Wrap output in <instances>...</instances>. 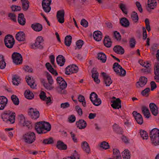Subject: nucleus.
<instances>
[{
  "label": "nucleus",
  "mask_w": 159,
  "mask_h": 159,
  "mask_svg": "<svg viewBox=\"0 0 159 159\" xmlns=\"http://www.w3.org/2000/svg\"><path fill=\"white\" fill-rule=\"evenodd\" d=\"M119 8L122 10L123 13L127 14L128 12L125 5L123 3H121L119 5Z\"/></svg>",
  "instance_id": "obj_51"
},
{
  "label": "nucleus",
  "mask_w": 159,
  "mask_h": 159,
  "mask_svg": "<svg viewBox=\"0 0 159 159\" xmlns=\"http://www.w3.org/2000/svg\"><path fill=\"white\" fill-rule=\"evenodd\" d=\"M132 114L137 123L139 125H142L143 123V118L142 115L135 111H134Z\"/></svg>",
  "instance_id": "obj_12"
},
{
  "label": "nucleus",
  "mask_w": 159,
  "mask_h": 159,
  "mask_svg": "<svg viewBox=\"0 0 159 159\" xmlns=\"http://www.w3.org/2000/svg\"><path fill=\"white\" fill-rule=\"evenodd\" d=\"M113 69L117 75L122 76L125 75L126 71L118 63L115 62L114 64Z\"/></svg>",
  "instance_id": "obj_6"
},
{
  "label": "nucleus",
  "mask_w": 159,
  "mask_h": 159,
  "mask_svg": "<svg viewBox=\"0 0 159 159\" xmlns=\"http://www.w3.org/2000/svg\"><path fill=\"white\" fill-rule=\"evenodd\" d=\"M7 99L4 96H0V110H3L6 106Z\"/></svg>",
  "instance_id": "obj_16"
},
{
  "label": "nucleus",
  "mask_w": 159,
  "mask_h": 159,
  "mask_svg": "<svg viewBox=\"0 0 159 159\" xmlns=\"http://www.w3.org/2000/svg\"><path fill=\"white\" fill-rule=\"evenodd\" d=\"M60 88L62 90L65 89L67 86V84L65 80H63L61 84H59Z\"/></svg>",
  "instance_id": "obj_58"
},
{
  "label": "nucleus",
  "mask_w": 159,
  "mask_h": 159,
  "mask_svg": "<svg viewBox=\"0 0 159 159\" xmlns=\"http://www.w3.org/2000/svg\"><path fill=\"white\" fill-rule=\"evenodd\" d=\"M140 134L141 137L143 139H147L148 137V135L147 132L144 130H141L140 132Z\"/></svg>",
  "instance_id": "obj_54"
},
{
  "label": "nucleus",
  "mask_w": 159,
  "mask_h": 159,
  "mask_svg": "<svg viewBox=\"0 0 159 159\" xmlns=\"http://www.w3.org/2000/svg\"><path fill=\"white\" fill-rule=\"evenodd\" d=\"M150 91V88H147L141 92V94L143 96L147 97L149 96Z\"/></svg>",
  "instance_id": "obj_50"
},
{
  "label": "nucleus",
  "mask_w": 159,
  "mask_h": 159,
  "mask_svg": "<svg viewBox=\"0 0 159 159\" xmlns=\"http://www.w3.org/2000/svg\"><path fill=\"white\" fill-rule=\"evenodd\" d=\"M25 79L26 82L29 85L31 88L34 89L36 86V85H34V79L33 78L31 79V77L29 76H26Z\"/></svg>",
  "instance_id": "obj_24"
},
{
  "label": "nucleus",
  "mask_w": 159,
  "mask_h": 159,
  "mask_svg": "<svg viewBox=\"0 0 159 159\" xmlns=\"http://www.w3.org/2000/svg\"><path fill=\"white\" fill-rule=\"evenodd\" d=\"M113 159H121V157L118 150L117 149H113Z\"/></svg>",
  "instance_id": "obj_35"
},
{
  "label": "nucleus",
  "mask_w": 159,
  "mask_h": 159,
  "mask_svg": "<svg viewBox=\"0 0 159 159\" xmlns=\"http://www.w3.org/2000/svg\"><path fill=\"white\" fill-rule=\"evenodd\" d=\"M113 130L118 134H122L123 133L122 129L116 123L113 125Z\"/></svg>",
  "instance_id": "obj_31"
},
{
  "label": "nucleus",
  "mask_w": 159,
  "mask_h": 159,
  "mask_svg": "<svg viewBox=\"0 0 159 159\" xmlns=\"http://www.w3.org/2000/svg\"><path fill=\"white\" fill-rule=\"evenodd\" d=\"M131 18L134 23H137L139 19V17L137 13L135 11H133L131 15Z\"/></svg>",
  "instance_id": "obj_44"
},
{
  "label": "nucleus",
  "mask_w": 159,
  "mask_h": 159,
  "mask_svg": "<svg viewBox=\"0 0 159 159\" xmlns=\"http://www.w3.org/2000/svg\"><path fill=\"white\" fill-rule=\"evenodd\" d=\"M25 38V34L23 31L18 32L16 35V39L19 41H24Z\"/></svg>",
  "instance_id": "obj_22"
},
{
  "label": "nucleus",
  "mask_w": 159,
  "mask_h": 159,
  "mask_svg": "<svg viewBox=\"0 0 159 159\" xmlns=\"http://www.w3.org/2000/svg\"><path fill=\"white\" fill-rule=\"evenodd\" d=\"M19 122L20 124L23 125L25 124V119L23 115L21 114L19 116Z\"/></svg>",
  "instance_id": "obj_63"
},
{
  "label": "nucleus",
  "mask_w": 159,
  "mask_h": 159,
  "mask_svg": "<svg viewBox=\"0 0 159 159\" xmlns=\"http://www.w3.org/2000/svg\"><path fill=\"white\" fill-rule=\"evenodd\" d=\"M35 128L38 134H45L50 130L51 125L48 122L40 121L36 123Z\"/></svg>",
  "instance_id": "obj_1"
},
{
  "label": "nucleus",
  "mask_w": 159,
  "mask_h": 159,
  "mask_svg": "<svg viewBox=\"0 0 159 159\" xmlns=\"http://www.w3.org/2000/svg\"><path fill=\"white\" fill-rule=\"evenodd\" d=\"M154 74H159V63H156L154 66Z\"/></svg>",
  "instance_id": "obj_52"
},
{
  "label": "nucleus",
  "mask_w": 159,
  "mask_h": 159,
  "mask_svg": "<svg viewBox=\"0 0 159 159\" xmlns=\"http://www.w3.org/2000/svg\"><path fill=\"white\" fill-rule=\"evenodd\" d=\"M145 24L146 29L147 30L148 32H149L151 31V29L150 25V22L148 19L146 18L145 20Z\"/></svg>",
  "instance_id": "obj_55"
},
{
  "label": "nucleus",
  "mask_w": 159,
  "mask_h": 159,
  "mask_svg": "<svg viewBox=\"0 0 159 159\" xmlns=\"http://www.w3.org/2000/svg\"><path fill=\"white\" fill-rule=\"evenodd\" d=\"M18 21L19 23L22 25H24L26 23V19L23 13L19 14L18 18Z\"/></svg>",
  "instance_id": "obj_25"
},
{
  "label": "nucleus",
  "mask_w": 159,
  "mask_h": 159,
  "mask_svg": "<svg viewBox=\"0 0 159 159\" xmlns=\"http://www.w3.org/2000/svg\"><path fill=\"white\" fill-rule=\"evenodd\" d=\"M142 110L143 113L145 117L148 118L150 116V114L148 108H147L145 106H143L142 107Z\"/></svg>",
  "instance_id": "obj_36"
},
{
  "label": "nucleus",
  "mask_w": 159,
  "mask_h": 159,
  "mask_svg": "<svg viewBox=\"0 0 159 159\" xmlns=\"http://www.w3.org/2000/svg\"><path fill=\"white\" fill-rule=\"evenodd\" d=\"M147 79L144 76H142L139 79V82H137V87H142L147 83Z\"/></svg>",
  "instance_id": "obj_19"
},
{
  "label": "nucleus",
  "mask_w": 159,
  "mask_h": 159,
  "mask_svg": "<svg viewBox=\"0 0 159 159\" xmlns=\"http://www.w3.org/2000/svg\"><path fill=\"white\" fill-rule=\"evenodd\" d=\"M24 95L25 97L29 99H32L34 97V94L29 90H26L24 93Z\"/></svg>",
  "instance_id": "obj_39"
},
{
  "label": "nucleus",
  "mask_w": 159,
  "mask_h": 159,
  "mask_svg": "<svg viewBox=\"0 0 159 159\" xmlns=\"http://www.w3.org/2000/svg\"><path fill=\"white\" fill-rule=\"evenodd\" d=\"M6 66L3 56L0 55V69H4Z\"/></svg>",
  "instance_id": "obj_46"
},
{
  "label": "nucleus",
  "mask_w": 159,
  "mask_h": 159,
  "mask_svg": "<svg viewBox=\"0 0 159 159\" xmlns=\"http://www.w3.org/2000/svg\"><path fill=\"white\" fill-rule=\"evenodd\" d=\"M159 136V129L156 128H154L152 129L150 132L149 134V136L154 137L155 136Z\"/></svg>",
  "instance_id": "obj_41"
},
{
  "label": "nucleus",
  "mask_w": 159,
  "mask_h": 159,
  "mask_svg": "<svg viewBox=\"0 0 159 159\" xmlns=\"http://www.w3.org/2000/svg\"><path fill=\"white\" fill-rule=\"evenodd\" d=\"M76 125L77 127L80 129H84L87 126V123L86 121L83 119H80L79 121L76 122Z\"/></svg>",
  "instance_id": "obj_17"
},
{
  "label": "nucleus",
  "mask_w": 159,
  "mask_h": 159,
  "mask_svg": "<svg viewBox=\"0 0 159 159\" xmlns=\"http://www.w3.org/2000/svg\"><path fill=\"white\" fill-rule=\"evenodd\" d=\"M81 147L83 150L86 153L89 154L90 152V150L89 144L86 141H83L81 143Z\"/></svg>",
  "instance_id": "obj_28"
},
{
  "label": "nucleus",
  "mask_w": 159,
  "mask_h": 159,
  "mask_svg": "<svg viewBox=\"0 0 159 159\" xmlns=\"http://www.w3.org/2000/svg\"><path fill=\"white\" fill-rule=\"evenodd\" d=\"M151 140L152 143L155 145H159V136L151 137Z\"/></svg>",
  "instance_id": "obj_43"
},
{
  "label": "nucleus",
  "mask_w": 159,
  "mask_h": 159,
  "mask_svg": "<svg viewBox=\"0 0 159 159\" xmlns=\"http://www.w3.org/2000/svg\"><path fill=\"white\" fill-rule=\"evenodd\" d=\"M40 81L41 83L43 84V86L47 89L51 90L52 89L53 87H52L49 84L45 82V79H40Z\"/></svg>",
  "instance_id": "obj_47"
},
{
  "label": "nucleus",
  "mask_w": 159,
  "mask_h": 159,
  "mask_svg": "<svg viewBox=\"0 0 159 159\" xmlns=\"http://www.w3.org/2000/svg\"><path fill=\"white\" fill-rule=\"evenodd\" d=\"M28 114L30 117L32 119L35 120L39 117L40 113L37 109L33 108H30L28 112Z\"/></svg>",
  "instance_id": "obj_8"
},
{
  "label": "nucleus",
  "mask_w": 159,
  "mask_h": 159,
  "mask_svg": "<svg viewBox=\"0 0 159 159\" xmlns=\"http://www.w3.org/2000/svg\"><path fill=\"white\" fill-rule=\"evenodd\" d=\"M57 64L60 66H63L66 60L65 57L62 55H59L56 58Z\"/></svg>",
  "instance_id": "obj_23"
},
{
  "label": "nucleus",
  "mask_w": 159,
  "mask_h": 159,
  "mask_svg": "<svg viewBox=\"0 0 159 159\" xmlns=\"http://www.w3.org/2000/svg\"><path fill=\"white\" fill-rule=\"evenodd\" d=\"M102 75L103 78L104 82L106 84V86H109L112 82L110 77L104 72H102Z\"/></svg>",
  "instance_id": "obj_13"
},
{
  "label": "nucleus",
  "mask_w": 159,
  "mask_h": 159,
  "mask_svg": "<svg viewBox=\"0 0 159 159\" xmlns=\"http://www.w3.org/2000/svg\"><path fill=\"white\" fill-rule=\"evenodd\" d=\"M8 16L10 19L14 22H16V16L15 14L10 13L8 14Z\"/></svg>",
  "instance_id": "obj_59"
},
{
  "label": "nucleus",
  "mask_w": 159,
  "mask_h": 159,
  "mask_svg": "<svg viewBox=\"0 0 159 159\" xmlns=\"http://www.w3.org/2000/svg\"><path fill=\"white\" fill-rule=\"evenodd\" d=\"M54 143L53 139L52 137L43 139L42 143L44 145L52 144Z\"/></svg>",
  "instance_id": "obj_40"
},
{
  "label": "nucleus",
  "mask_w": 159,
  "mask_h": 159,
  "mask_svg": "<svg viewBox=\"0 0 159 159\" xmlns=\"http://www.w3.org/2000/svg\"><path fill=\"white\" fill-rule=\"evenodd\" d=\"M11 98L15 105H19V100L17 96L15 95H13L11 96Z\"/></svg>",
  "instance_id": "obj_48"
},
{
  "label": "nucleus",
  "mask_w": 159,
  "mask_h": 159,
  "mask_svg": "<svg viewBox=\"0 0 159 159\" xmlns=\"http://www.w3.org/2000/svg\"><path fill=\"white\" fill-rule=\"evenodd\" d=\"M4 42L7 48H12L15 44V40L12 35L8 34L5 36Z\"/></svg>",
  "instance_id": "obj_5"
},
{
  "label": "nucleus",
  "mask_w": 159,
  "mask_h": 159,
  "mask_svg": "<svg viewBox=\"0 0 159 159\" xmlns=\"http://www.w3.org/2000/svg\"><path fill=\"white\" fill-rule=\"evenodd\" d=\"M112 104H111V107L115 109H119L121 107V101L119 98L116 99L115 100L111 101Z\"/></svg>",
  "instance_id": "obj_15"
},
{
  "label": "nucleus",
  "mask_w": 159,
  "mask_h": 159,
  "mask_svg": "<svg viewBox=\"0 0 159 159\" xmlns=\"http://www.w3.org/2000/svg\"><path fill=\"white\" fill-rule=\"evenodd\" d=\"M43 11L46 13H48L51 10V7L50 5L42 6Z\"/></svg>",
  "instance_id": "obj_61"
},
{
  "label": "nucleus",
  "mask_w": 159,
  "mask_h": 159,
  "mask_svg": "<svg viewBox=\"0 0 159 159\" xmlns=\"http://www.w3.org/2000/svg\"><path fill=\"white\" fill-rule=\"evenodd\" d=\"M84 43V41L81 39H80L76 41V45L77 46L78 48L79 49H80L82 48V46L83 45Z\"/></svg>",
  "instance_id": "obj_57"
},
{
  "label": "nucleus",
  "mask_w": 159,
  "mask_h": 159,
  "mask_svg": "<svg viewBox=\"0 0 159 159\" xmlns=\"http://www.w3.org/2000/svg\"><path fill=\"white\" fill-rule=\"evenodd\" d=\"M46 77L48 83L49 84V85L51 86V85H52L53 83V80L52 79V76L48 72H47Z\"/></svg>",
  "instance_id": "obj_49"
},
{
  "label": "nucleus",
  "mask_w": 159,
  "mask_h": 159,
  "mask_svg": "<svg viewBox=\"0 0 159 159\" xmlns=\"http://www.w3.org/2000/svg\"><path fill=\"white\" fill-rule=\"evenodd\" d=\"M11 58L13 62L16 65H19L22 63V57L21 54L17 52H14L12 54Z\"/></svg>",
  "instance_id": "obj_7"
},
{
  "label": "nucleus",
  "mask_w": 159,
  "mask_h": 159,
  "mask_svg": "<svg viewBox=\"0 0 159 159\" xmlns=\"http://www.w3.org/2000/svg\"><path fill=\"white\" fill-rule=\"evenodd\" d=\"M76 111L77 112L78 114L80 116L82 115L83 114V111L82 109L78 105H77L75 107Z\"/></svg>",
  "instance_id": "obj_60"
},
{
  "label": "nucleus",
  "mask_w": 159,
  "mask_h": 159,
  "mask_svg": "<svg viewBox=\"0 0 159 159\" xmlns=\"http://www.w3.org/2000/svg\"><path fill=\"white\" fill-rule=\"evenodd\" d=\"M57 148L60 150H66L67 149V145L61 140H58L56 144Z\"/></svg>",
  "instance_id": "obj_21"
},
{
  "label": "nucleus",
  "mask_w": 159,
  "mask_h": 159,
  "mask_svg": "<svg viewBox=\"0 0 159 159\" xmlns=\"http://www.w3.org/2000/svg\"><path fill=\"white\" fill-rule=\"evenodd\" d=\"M149 107L152 114L156 116L158 114V108L156 105L153 103H151L149 104Z\"/></svg>",
  "instance_id": "obj_18"
},
{
  "label": "nucleus",
  "mask_w": 159,
  "mask_h": 159,
  "mask_svg": "<svg viewBox=\"0 0 159 159\" xmlns=\"http://www.w3.org/2000/svg\"><path fill=\"white\" fill-rule=\"evenodd\" d=\"M120 23L121 25L124 27H127L129 25V22L128 19L125 17H123L120 19Z\"/></svg>",
  "instance_id": "obj_30"
},
{
  "label": "nucleus",
  "mask_w": 159,
  "mask_h": 159,
  "mask_svg": "<svg viewBox=\"0 0 159 159\" xmlns=\"http://www.w3.org/2000/svg\"><path fill=\"white\" fill-rule=\"evenodd\" d=\"M136 41L134 38H132L129 41V45L132 48H134L135 46Z\"/></svg>",
  "instance_id": "obj_64"
},
{
  "label": "nucleus",
  "mask_w": 159,
  "mask_h": 159,
  "mask_svg": "<svg viewBox=\"0 0 159 159\" xmlns=\"http://www.w3.org/2000/svg\"><path fill=\"white\" fill-rule=\"evenodd\" d=\"M44 41L43 38L41 36H39L36 39L35 43L31 45V48H32L43 49L44 47Z\"/></svg>",
  "instance_id": "obj_4"
},
{
  "label": "nucleus",
  "mask_w": 159,
  "mask_h": 159,
  "mask_svg": "<svg viewBox=\"0 0 159 159\" xmlns=\"http://www.w3.org/2000/svg\"><path fill=\"white\" fill-rule=\"evenodd\" d=\"M78 68L75 65L69 66L66 68L65 74L69 75L73 73H76L78 72Z\"/></svg>",
  "instance_id": "obj_9"
},
{
  "label": "nucleus",
  "mask_w": 159,
  "mask_h": 159,
  "mask_svg": "<svg viewBox=\"0 0 159 159\" xmlns=\"http://www.w3.org/2000/svg\"><path fill=\"white\" fill-rule=\"evenodd\" d=\"M93 37L94 39L96 41H100L102 39V33L99 31H95L93 33Z\"/></svg>",
  "instance_id": "obj_26"
},
{
  "label": "nucleus",
  "mask_w": 159,
  "mask_h": 159,
  "mask_svg": "<svg viewBox=\"0 0 159 159\" xmlns=\"http://www.w3.org/2000/svg\"><path fill=\"white\" fill-rule=\"evenodd\" d=\"M23 139L26 143L31 144L34 143L36 139L35 134L33 132L29 131L23 134Z\"/></svg>",
  "instance_id": "obj_3"
},
{
  "label": "nucleus",
  "mask_w": 159,
  "mask_h": 159,
  "mask_svg": "<svg viewBox=\"0 0 159 159\" xmlns=\"http://www.w3.org/2000/svg\"><path fill=\"white\" fill-rule=\"evenodd\" d=\"M157 5V1L156 0H148V7L146 9L149 12H151V9H154Z\"/></svg>",
  "instance_id": "obj_11"
},
{
  "label": "nucleus",
  "mask_w": 159,
  "mask_h": 159,
  "mask_svg": "<svg viewBox=\"0 0 159 159\" xmlns=\"http://www.w3.org/2000/svg\"><path fill=\"white\" fill-rule=\"evenodd\" d=\"M100 147L103 149H107L109 148L110 146L107 142L106 141H103L101 143Z\"/></svg>",
  "instance_id": "obj_53"
},
{
  "label": "nucleus",
  "mask_w": 159,
  "mask_h": 159,
  "mask_svg": "<svg viewBox=\"0 0 159 159\" xmlns=\"http://www.w3.org/2000/svg\"><path fill=\"white\" fill-rule=\"evenodd\" d=\"M65 11L62 9L58 11L57 13V18L58 21L61 24L63 23L64 22Z\"/></svg>",
  "instance_id": "obj_10"
},
{
  "label": "nucleus",
  "mask_w": 159,
  "mask_h": 159,
  "mask_svg": "<svg viewBox=\"0 0 159 159\" xmlns=\"http://www.w3.org/2000/svg\"><path fill=\"white\" fill-rule=\"evenodd\" d=\"M92 102L94 105L96 106H98L101 103V100L100 98H97L94 99Z\"/></svg>",
  "instance_id": "obj_56"
},
{
  "label": "nucleus",
  "mask_w": 159,
  "mask_h": 159,
  "mask_svg": "<svg viewBox=\"0 0 159 159\" xmlns=\"http://www.w3.org/2000/svg\"><path fill=\"white\" fill-rule=\"evenodd\" d=\"M31 27L34 31L36 32L41 31L43 29L42 25L38 23H35L32 24Z\"/></svg>",
  "instance_id": "obj_20"
},
{
  "label": "nucleus",
  "mask_w": 159,
  "mask_h": 159,
  "mask_svg": "<svg viewBox=\"0 0 159 159\" xmlns=\"http://www.w3.org/2000/svg\"><path fill=\"white\" fill-rule=\"evenodd\" d=\"M112 42L108 36H106L103 41L104 45L107 48L111 47V45Z\"/></svg>",
  "instance_id": "obj_32"
},
{
  "label": "nucleus",
  "mask_w": 159,
  "mask_h": 159,
  "mask_svg": "<svg viewBox=\"0 0 159 159\" xmlns=\"http://www.w3.org/2000/svg\"><path fill=\"white\" fill-rule=\"evenodd\" d=\"M98 58L103 63H105L107 60V57L105 54L102 52L98 53Z\"/></svg>",
  "instance_id": "obj_34"
},
{
  "label": "nucleus",
  "mask_w": 159,
  "mask_h": 159,
  "mask_svg": "<svg viewBox=\"0 0 159 159\" xmlns=\"http://www.w3.org/2000/svg\"><path fill=\"white\" fill-rule=\"evenodd\" d=\"M122 153L123 159H130V154L129 150H125Z\"/></svg>",
  "instance_id": "obj_42"
},
{
  "label": "nucleus",
  "mask_w": 159,
  "mask_h": 159,
  "mask_svg": "<svg viewBox=\"0 0 159 159\" xmlns=\"http://www.w3.org/2000/svg\"><path fill=\"white\" fill-rule=\"evenodd\" d=\"M45 66L48 70L52 74L55 76L58 75V73L56 70L54 69L49 62L45 64Z\"/></svg>",
  "instance_id": "obj_27"
},
{
  "label": "nucleus",
  "mask_w": 159,
  "mask_h": 159,
  "mask_svg": "<svg viewBox=\"0 0 159 159\" xmlns=\"http://www.w3.org/2000/svg\"><path fill=\"white\" fill-rule=\"evenodd\" d=\"M16 113L15 112L10 110L5 111L1 115L3 120L7 123L9 122L11 124L15 123V120Z\"/></svg>",
  "instance_id": "obj_2"
},
{
  "label": "nucleus",
  "mask_w": 159,
  "mask_h": 159,
  "mask_svg": "<svg viewBox=\"0 0 159 159\" xmlns=\"http://www.w3.org/2000/svg\"><path fill=\"white\" fill-rule=\"evenodd\" d=\"M13 84L14 85H18L20 81L21 80V79L20 77L15 75L12 78Z\"/></svg>",
  "instance_id": "obj_45"
},
{
  "label": "nucleus",
  "mask_w": 159,
  "mask_h": 159,
  "mask_svg": "<svg viewBox=\"0 0 159 159\" xmlns=\"http://www.w3.org/2000/svg\"><path fill=\"white\" fill-rule=\"evenodd\" d=\"M40 98L43 101H46L47 104L50 105L52 103V102L51 99L50 97H47L46 94L44 91H42L39 95Z\"/></svg>",
  "instance_id": "obj_14"
},
{
  "label": "nucleus",
  "mask_w": 159,
  "mask_h": 159,
  "mask_svg": "<svg viewBox=\"0 0 159 159\" xmlns=\"http://www.w3.org/2000/svg\"><path fill=\"white\" fill-rule=\"evenodd\" d=\"M113 50L116 53L120 54H123L125 52L124 49L120 45L115 46L113 48Z\"/></svg>",
  "instance_id": "obj_29"
},
{
  "label": "nucleus",
  "mask_w": 159,
  "mask_h": 159,
  "mask_svg": "<svg viewBox=\"0 0 159 159\" xmlns=\"http://www.w3.org/2000/svg\"><path fill=\"white\" fill-rule=\"evenodd\" d=\"M22 3V8L24 11H26L29 7V2L28 0H21Z\"/></svg>",
  "instance_id": "obj_38"
},
{
  "label": "nucleus",
  "mask_w": 159,
  "mask_h": 159,
  "mask_svg": "<svg viewBox=\"0 0 159 159\" xmlns=\"http://www.w3.org/2000/svg\"><path fill=\"white\" fill-rule=\"evenodd\" d=\"M92 77L93 78V80L97 84H98L100 82V80L98 79L99 74L98 72L92 70Z\"/></svg>",
  "instance_id": "obj_33"
},
{
  "label": "nucleus",
  "mask_w": 159,
  "mask_h": 159,
  "mask_svg": "<svg viewBox=\"0 0 159 159\" xmlns=\"http://www.w3.org/2000/svg\"><path fill=\"white\" fill-rule=\"evenodd\" d=\"M97 98H98V95L94 92H92L90 94V99L91 102H93L94 99Z\"/></svg>",
  "instance_id": "obj_62"
},
{
  "label": "nucleus",
  "mask_w": 159,
  "mask_h": 159,
  "mask_svg": "<svg viewBox=\"0 0 159 159\" xmlns=\"http://www.w3.org/2000/svg\"><path fill=\"white\" fill-rule=\"evenodd\" d=\"M72 38L71 36L70 35H67L65 38L64 43L68 47H69L72 42Z\"/></svg>",
  "instance_id": "obj_37"
}]
</instances>
